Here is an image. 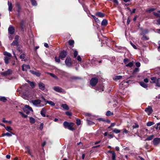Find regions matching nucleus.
Segmentation results:
<instances>
[{"label":"nucleus","instance_id":"obj_23","mask_svg":"<svg viewBox=\"0 0 160 160\" xmlns=\"http://www.w3.org/2000/svg\"><path fill=\"white\" fill-rule=\"evenodd\" d=\"M10 57H5L4 58V61L5 62V63L6 64H8L9 63V61L10 59Z\"/></svg>","mask_w":160,"mask_h":160},{"label":"nucleus","instance_id":"obj_52","mask_svg":"<svg viewBox=\"0 0 160 160\" xmlns=\"http://www.w3.org/2000/svg\"><path fill=\"white\" fill-rule=\"evenodd\" d=\"M92 16L96 22H98L99 21V19H98V18H96L95 16L94 15H92Z\"/></svg>","mask_w":160,"mask_h":160},{"label":"nucleus","instance_id":"obj_6","mask_svg":"<svg viewBox=\"0 0 160 160\" xmlns=\"http://www.w3.org/2000/svg\"><path fill=\"white\" fill-rule=\"evenodd\" d=\"M145 111L147 113L148 115H149L153 112L152 107L151 106H148V107L145 108Z\"/></svg>","mask_w":160,"mask_h":160},{"label":"nucleus","instance_id":"obj_28","mask_svg":"<svg viewBox=\"0 0 160 160\" xmlns=\"http://www.w3.org/2000/svg\"><path fill=\"white\" fill-rule=\"evenodd\" d=\"M30 122L32 124L34 123L35 122V119L32 117H30L29 118Z\"/></svg>","mask_w":160,"mask_h":160},{"label":"nucleus","instance_id":"obj_64","mask_svg":"<svg viewBox=\"0 0 160 160\" xmlns=\"http://www.w3.org/2000/svg\"><path fill=\"white\" fill-rule=\"evenodd\" d=\"M113 2L116 5H118V0H113Z\"/></svg>","mask_w":160,"mask_h":160},{"label":"nucleus","instance_id":"obj_55","mask_svg":"<svg viewBox=\"0 0 160 160\" xmlns=\"http://www.w3.org/2000/svg\"><path fill=\"white\" fill-rule=\"evenodd\" d=\"M65 113L68 116H71L72 115V113L69 112H66Z\"/></svg>","mask_w":160,"mask_h":160},{"label":"nucleus","instance_id":"obj_5","mask_svg":"<svg viewBox=\"0 0 160 160\" xmlns=\"http://www.w3.org/2000/svg\"><path fill=\"white\" fill-rule=\"evenodd\" d=\"M67 55V52L63 50L60 53L59 58H61L62 60H64V58L66 57Z\"/></svg>","mask_w":160,"mask_h":160},{"label":"nucleus","instance_id":"obj_42","mask_svg":"<svg viewBox=\"0 0 160 160\" xmlns=\"http://www.w3.org/2000/svg\"><path fill=\"white\" fill-rule=\"evenodd\" d=\"M154 124V123L153 122H149L147 123V125L149 127L151 126Z\"/></svg>","mask_w":160,"mask_h":160},{"label":"nucleus","instance_id":"obj_19","mask_svg":"<svg viewBox=\"0 0 160 160\" xmlns=\"http://www.w3.org/2000/svg\"><path fill=\"white\" fill-rule=\"evenodd\" d=\"M70 125L69 123L67 121H65L63 123V125L65 128H68Z\"/></svg>","mask_w":160,"mask_h":160},{"label":"nucleus","instance_id":"obj_22","mask_svg":"<svg viewBox=\"0 0 160 160\" xmlns=\"http://www.w3.org/2000/svg\"><path fill=\"white\" fill-rule=\"evenodd\" d=\"M96 89L99 91L100 92L103 91V86L102 85H100L99 86H98L97 87Z\"/></svg>","mask_w":160,"mask_h":160},{"label":"nucleus","instance_id":"obj_11","mask_svg":"<svg viewBox=\"0 0 160 160\" xmlns=\"http://www.w3.org/2000/svg\"><path fill=\"white\" fill-rule=\"evenodd\" d=\"M22 67V70L23 71H27L28 69H30V67L28 65L23 64Z\"/></svg>","mask_w":160,"mask_h":160},{"label":"nucleus","instance_id":"obj_27","mask_svg":"<svg viewBox=\"0 0 160 160\" xmlns=\"http://www.w3.org/2000/svg\"><path fill=\"white\" fill-rule=\"evenodd\" d=\"M156 85L158 87H160V78H158L157 80Z\"/></svg>","mask_w":160,"mask_h":160},{"label":"nucleus","instance_id":"obj_37","mask_svg":"<svg viewBox=\"0 0 160 160\" xmlns=\"http://www.w3.org/2000/svg\"><path fill=\"white\" fill-rule=\"evenodd\" d=\"M151 79L152 81V82L153 83H156L157 79V78L155 77H152Z\"/></svg>","mask_w":160,"mask_h":160},{"label":"nucleus","instance_id":"obj_24","mask_svg":"<svg viewBox=\"0 0 160 160\" xmlns=\"http://www.w3.org/2000/svg\"><path fill=\"white\" fill-rule=\"evenodd\" d=\"M8 10L10 11H11L12 9V5L11 3H9L8 1Z\"/></svg>","mask_w":160,"mask_h":160},{"label":"nucleus","instance_id":"obj_39","mask_svg":"<svg viewBox=\"0 0 160 160\" xmlns=\"http://www.w3.org/2000/svg\"><path fill=\"white\" fill-rule=\"evenodd\" d=\"M87 122L88 124L89 125H92L93 124H95V123L89 120H87Z\"/></svg>","mask_w":160,"mask_h":160},{"label":"nucleus","instance_id":"obj_32","mask_svg":"<svg viewBox=\"0 0 160 160\" xmlns=\"http://www.w3.org/2000/svg\"><path fill=\"white\" fill-rule=\"evenodd\" d=\"M26 57V55L25 54H21L20 56V58L22 59V61H23V59H24ZM24 61V60H23Z\"/></svg>","mask_w":160,"mask_h":160},{"label":"nucleus","instance_id":"obj_57","mask_svg":"<svg viewBox=\"0 0 160 160\" xmlns=\"http://www.w3.org/2000/svg\"><path fill=\"white\" fill-rule=\"evenodd\" d=\"M139 71V69L138 68H136L133 70V73H135Z\"/></svg>","mask_w":160,"mask_h":160},{"label":"nucleus","instance_id":"obj_35","mask_svg":"<svg viewBox=\"0 0 160 160\" xmlns=\"http://www.w3.org/2000/svg\"><path fill=\"white\" fill-rule=\"evenodd\" d=\"M154 137L153 135H152L149 136L146 139V140L150 141L152 140Z\"/></svg>","mask_w":160,"mask_h":160},{"label":"nucleus","instance_id":"obj_51","mask_svg":"<svg viewBox=\"0 0 160 160\" xmlns=\"http://www.w3.org/2000/svg\"><path fill=\"white\" fill-rule=\"evenodd\" d=\"M78 55V52L75 50L74 52V58H76Z\"/></svg>","mask_w":160,"mask_h":160},{"label":"nucleus","instance_id":"obj_63","mask_svg":"<svg viewBox=\"0 0 160 160\" xmlns=\"http://www.w3.org/2000/svg\"><path fill=\"white\" fill-rule=\"evenodd\" d=\"M131 45L132 46V47L135 49H137V47L136 46L134 45L131 42H130Z\"/></svg>","mask_w":160,"mask_h":160},{"label":"nucleus","instance_id":"obj_30","mask_svg":"<svg viewBox=\"0 0 160 160\" xmlns=\"http://www.w3.org/2000/svg\"><path fill=\"white\" fill-rule=\"evenodd\" d=\"M113 132L116 134H118L121 132V131L118 129L114 128L113 130Z\"/></svg>","mask_w":160,"mask_h":160},{"label":"nucleus","instance_id":"obj_34","mask_svg":"<svg viewBox=\"0 0 160 160\" xmlns=\"http://www.w3.org/2000/svg\"><path fill=\"white\" fill-rule=\"evenodd\" d=\"M148 37H147L145 35H143V36L142 38L141 39L142 40H147L149 39Z\"/></svg>","mask_w":160,"mask_h":160},{"label":"nucleus","instance_id":"obj_17","mask_svg":"<svg viewBox=\"0 0 160 160\" xmlns=\"http://www.w3.org/2000/svg\"><path fill=\"white\" fill-rule=\"evenodd\" d=\"M27 82L29 83L30 85L32 88H33L36 85L35 83L34 82H32L29 80H28Z\"/></svg>","mask_w":160,"mask_h":160},{"label":"nucleus","instance_id":"obj_38","mask_svg":"<svg viewBox=\"0 0 160 160\" xmlns=\"http://www.w3.org/2000/svg\"><path fill=\"white\" fill-rule=\"evenodd\" d=\"M122 78V76H117L115 77L114 79L115 80H119L121 79Z\"/></svg>","mask_w":160,"mask_h":160},{"label":"nucleus","instance_id":"obj_48","mask_svg":"<svg viewBox=\"0 0 160 160\" xmlns=\"http://www.w3.org/2000/svg\"><path fill=\"white\" fill-rule=\"evenodd\" d=\"M68 128L70 130L73 131L75 130V129L74 128L72 127V126L70 125L69 126V127Z\"/></svg>","mask_w":160,"mask_h":160},{"label":"nucleus","instance_id":"obj_10","mask_svg":"<svg viewBox=\"0 0 160 160\" xmlns=\"http://www.w3.org/2000/svg\"><path fill=\"white\" fill-rule=\"evenodd\" d=\"M154 145L157 146L160 143V138H155L153 140Z\"/></svg>","mask_w":160,"mask_h":160},{"label":"nucleus","instance_id":"obj_26","mask_svg":"<svg viewBox=\"0 0 160 160\" xmlns=\"http://www.w3.org/2000/svg\"><path fill=\"white\" fill-rule=\"evenodd\" d=\"M62 107L65 110H68L69 108L68 106L66 104H62Z\"/></svg>","mask_w":160,"mask_h":160},{"label":"nucleus","instance_id":"obj_49","mask_svg":"<svg viewBox=\"0 0 160 160\" xmlns=\"http://www.w3.org/2000/svg\"><path fill=\"white\" fill-rule=\"evenodd\" d=\"M19 113L20 114L22 115V116L24 118H26L28 117L27 115L24 114L21 112H19Z\"/></svg>","mask_w":160,"mask_h":160},{"label":"nucleus","instance_id":"obj_59","mask_svg":"<svg viewBox=\"0 0 160 160\" xmlns=\"http://www.w3.org/2000/svg\"><path fill=\"white\" fill-rule=\"evenodd\" d=\"M24 21H23V20L21 21L20 22V24L21 27L22 28V27L23 26V24H24Z\"/></svg>","mask_w":160,"mask_h":160},{"label":"nucleus","instance_id":"obj_53","mask_svg":"<svg viewBox=\"0 0 160 160\" xmlns=\"http://www.w3.org/2000/svg\"><path fill=\"white\" fill-rule=\"evenodd\" d=\"M59 57L58 58L57 57H55V61L56 62H60V60L59 59Z\"/></svg>","mask_w":160,"mask_h":160},{"label":"nucleus","instance_id":"obj_3","mask_svg":"<svg viewBox=\"0 0 160 160\" xmlns=\"http://www.w3.org/2000/svg\"><path fill=\"white\" fill-rule=\"evenodd\" d=\"M65 62L66 66L68 67H71L72 66L71 58L69 57H67Z\"/></svg>","mask_w":160,"mask_h":160},{"label":"nucleus","instance_id":"obj_44","mask_svg":"<svg viewBox=\"0 0 160 160\" xmlns=\"http://www.w3.org/2000/svg\"><path fill=\"white\" fill-rule=\"evenodd\" d=\"M76 123L78 126L79 125L81 124L80 120L79 119H77L76 120Z\"/></svg>","mask_w":160,"mask_h":160},{"label":"nucleus","instance_id":"obj_36","mask_svg":"<svg viewBox=\"0 0 160 160\" xmlns=\"http://www.w3.org/2000/svg\"><path fill=\"white\" fill-rule=\"evenodd\" d=\"M106 114L107 116H110L111 115H112L113 114V113L112 112H111L110 111H108L106 112Z\"/></svg>","mask_w":160,"mask_h":160},{"label":"nucleus","instance_id":"obj_45","mask_svg":"<svg viewBox=\"0 0 160 160\" xmlns=\"http://www.w3.org/2000/svg\"><path fill=\"white\" fill-rule=\"evenodd\" d=\"M13 134V133L11 132H6L5 133L6 136H12V134Z\"/></svg>","mask_w":160,"mask_h":160},{"label":"nucleus","instance_id":"obj_61","mask_svg":"<svg viewBox=\"0 0 160 160\" xmlns=\"http://www.w3.org/2000/svg\"><path fill=\"white\" fill-rule=\"evenodd\" d=\"M77 59L79 61H81L82 60V58L80 56H78Z\"/></svg>","mask_w":160,"mask_h":160},{"label":"nucleus","instance_id":"obj_56","mask_svg":"<svg viewBox=\"0 0 160 160\" xmlns=\"http://www.w3.org/2000/svg\"><path fill=\"white\" fill-rule=\"evenodd\" d=\"M128 61L129 59L127 58H125L123 60V62L125 64H126Z\"/></svg>","mask_w":160,"mask_h":160},{"label":"nucleus","instance_id":"obj_2","mask_svg":"<svg viewBox=\"0 0 160 160\" xmlns=\"http://www.w3.org/2000/svg\"><path fill=\"white\" fill-rule=\"evenodd\" d=\"M12 70L11 69H9L2 72L1 75L4 76H7L12 74Z\"/></svg>","mask_w":160,"mask_h":160},{"label":"nucleus","instance_id":"obj_40","mask_svg":"<svg viewBox=\"0 0 160 160\" xmlns=\"http://www.w3.org/2000/svg\"><path fill=\"white\" fill-rule=\"evenodd\" d=\"M74 41L73 40H70L68 41V43L70 45L72 46L74 44Z\"/></svg>","mask_w":160,"mask_h":160},{"label":"nucleus","instance_id":"obj_47","mask_svg":"<svg viewBox=\"0 0 160 160\" xmlns=\"http://www.w3.org/2000/svg\"><path fill=\"white\" fill-rule=\"evenodd\" d=\"M33 5L36 6L37 4L35 0H30Z\"/></svg>","mask_w":160,"mask_h":160},{"label":"nucleus","instance_id":"obj_58","mask_svg":"<svg viewBox=\"0 0 160 160\" xmlns=\"http://www.w3.org/2000/svg\"><path fill=\"white\" fill-rule=\"evenodd\" d=\"M48 73L49 74L50 76H51L52 77H53V78H56V76L55 75V74H53V73Z\"/></svg>","mask_w":160,"mask_h":160},{"label":"nucleus","instance_id":"obj_62","mask_svg":"<svg viewBox=\"0 0 160 160\" xmlns=\"http://www.w3.org/2000/svg\"><path fill=\"white\" fill-rule=\"evenodd\" d=\"M128 131L126 129H123V133H128Z\"/></svg>","mask_w":160,"mask_h":160},{"label":"nucleus","instance_id":"obj_21","mask_svg":"<svg viewBox=\"0 0 160 160\" xmlns=\"http://www.w3.org/2000/svg\"><path fill=\"white\" fill-rule=\"evenodd\" d=\"M3 54L5 56H7V57L8 56V57L11 58L12 57V55L10 53L6 51L4 52H3Z\"/></svg>","mask_w":160,"mask_h":160},{"label":"nucleus","instance_id":"obj_46","mask_svg":"<svg viewBox=\"0 0 160 160\" xmlns=\"http://www.w3.org/2000/svg\"><path fill=\"white\" fill-rule=\"evenodd\" d=\"M133 65V62H130L128 64H127L126 65V66L129 67L131 68L132 66Z\"/></svg>","mask_w":160,"mask_h":160},{"label":"nucleus","instance_id":"obj_29","mask_svg":"<svg viewBox=\"0 0 160 160\" xmlns=\"http://www.w3.org/2000/svg\"><path fill=\"white\" fill-rule=\"evenodd\" d=\"M140 84L142 87L146 88L147 87V85L143 82H140Z\"/></svg>","mask_w":160,"mask_h":160},{"label":"nucleus","instance_id":"obj_8","mask_svg":"<svg viewBox=\"0 0 160 160\" xmlns=\"http://www.w3.org/2000/svg\"><path fill=\"white\" fill-rule=\"evenodd\" d=\"M8 31L9 34L12 35L15 32V29L14 27L10 25L8 28Z\"/></svg>","mask_w":160,"mask_h":160},{"label":"nucleus","instance_id":"obj_14","mask_svg":"<svg viewBox=\"0 0 160 160\" xmlns=\"http://www.w3.org/2000/svg\"><path fill=\"white\" fill-rule=\"evenodd\" d=\"M46 112V109L44 108H42L40 114L43 117H45L46 116L45 113Z\"/></svg>","mask_w":160,"mask_h":160},{"label":"nucleus","instance_id":"obj_54","mask_svg":"<svg viewBox=\"0 0 160 160\" xmlns=\"http://www.w3.org/2000/svg\"><path fill=\"white\" fill-rule=\"evenodd\" d=\"M43 123H41L40 127L39 128V129L42 130L43 128Z\"/></svg>","mask_w":160,"mask_h":160},{"label":"nucleus","instance_id":"obj_7","mask_svg":"<svg viewBox=\"0 0 160 160\" xmlns=\"http://www.w3.org/2000/svg\"><path fill=\"white\" fill-rule=\"evenodd\" d=\"M41 102V100L39 99L32 100V104L36 106H38V105L40 104Z\"/></svg>","mask_w":160,"mask_h":160},{"label":"nucleus","instance_id":"obj_18","mask_svg":"<svg viewBox=\"0 0 160 160\" xmlns=\"http://www.w3.org/2000/svg\"><path fill=\"white\" fill-rule=\"evenodd\" d=\"M108 24V21L106 19H104L102 20L101 23V25L103 26H106Z\"/></svg>","mask_w":160,"mask_h":160},{"label":"nucleus","instance_id":"obj_50","mask_svg":"<svg viewBox=\"0 0 160 160\" xmlns=\"http://www.w3.org/2000/svg\"><path fill=\"white\" fill-rule=\"evenodd\" d=\"M155 10V9L153 8H151L150 9H149L147 10V12L150 13L151 12L154 11Z\"/></svg>","mask_w":160,"mask_h":160},{"label":"nucleus","instance_id":"obj_9","mask_svg":"<svg viewBox=\"0 0 160 160\" xmlns=\"http://www.w3.org/2000/svg\"><path fill=\"white\" fill-rule=\"evenodd\" d=\"M39 88L42 91L44 90L45 89V85L41 82H39L38 83Z\"/></svg>","mask_w":160,"mask_h":160},{"label":"nucleus","instance_id":"obj_12","mask_svg":"<svg viewBox=\"0 0 160 160\" xmlns=\"http://www.w3.org/2000/svg\"><path fill=\"white\" fill-rule=\"evenodd\" d=\"M108 152L112 154V160H116V154L115 152L113 151H109Z\"/></svg>","mask_w":160,"mask_h":160},{"label":"nucleus","instance_id":"obj_60","mask_svg":"<svg viewBox=\"0 0 160 160\" xmlns=\"http://www.w3.org/2000/svg\"><path fill=\"white\" fill-rule=\"evenodd\" d=\"M135 65L137 67H140V63L139 62H137L135 63Z\"/></svg>","mask_w":160,"mask_h":160},{"label":"nucleus","instance_id":"obj_33","mask_svg":"<svg viewBox=\"0 0 160 160\" xmlns=\"http://www.w3.org/2000/svg\"><path fill=\"white\" fill-rule=\"evenodd\" d=\"M18 45V42L14 40L11 43V45L12 46H17Z\"/></svg>","mask_w":160,"mask_h":160},{"label":"nucleus","instance_id":"obj_15","mask_svg":"<svg viewBox=\"0 0 160 160\" xmlns=\"http://www.w3.org/2000/svg\"><path fill=\"white\" fill-rule=\"evenodd\" d=\"M96 15L100 18H102L105 16V14L104 13H102L100 12H98L96 13Z\"/></svg>","mask_w":160,"mask_h":160},{"label":"nucleus","instance_id":"obj_1","mask_svg":"<svg viewBox=\"0 0 160 160\" xmlns=\"http://www.w3.org/2000/svg\"><path fill=\"white\" fill-rule=\"evenodd\" d=\"M98 82V79L97 78H92L90 81V83L92 86H94L97 84Z\"/></svg>","mask_w":160,"mask_h":160},{"label":"nucleus","instance_id":"obj_43","mask_svg":"<svg viewBox=\"0 0 160 160\" xmlns=\"http://www.w3.org/2000/svg\"><path fill=\"white\" fill-rule=\"evenodd\" d=\"M153 14L154 15H155L157 17H160V14L158 12H153Z\"/></svg>","mask_w":160,"mask_h":160},{"label":"nucleus","instance_id":"obj_4","mask_svg":"<svg viewBox=\"0 0 160 160\" xmlns=\"http://www.w3.org/2000/svg\"><path fill=\"white\" fill-rule=\"evenodd\" d=\"M53 89L55 91L58 92H62L63 93H65L66 92L63 89L61 88L58 87V86H55L53 88Z\"/></svg>","mask_w":160,"mask_h":160},{"label":"nucleus","instance_id":"obj_16","mask_svg":"<svg viewBox=\"0 0 160 160\" xmlns=\"http://www.w3.org/2000/svg\"><path fill=\"white\" fill-rule=\"evenodd\" d=\"M24 109L29 110V111L32 112L33 111V110L32 108L31 107H30L28 105H25V108Z\"/></svg>","mask_w":160,"mask_h":160},{"label":"nucleus","instance_id":"obj_41","mask_svg":"<svg viewBox=\"0 0 160 160\" xmlns=\"http://www.w3.org/2000/svg\"><path fill=\"white\" fill-rule=\"evenodd\" d=\"M5 129L8 131L9 132L10 131H12V129L10 126H7L5 127Z\"/></svg>","mask_w":160,"mask_h":160},{"label":"nucleus","instance_id":"obj_31","mask_svg":"<svg viewBox=\"0 0 160 160\" xmlns=\"http://www.w3.org/2000/svg\"><path fill=\"white\" fill-rule=\"evenodd\" d=\"M46 102L47 103L51 105V106H54L55 105V103L53 102L52 101H46Z\"/></svg>","mask_w":160,"mask_h":160},{"label":"nucleus","instance_id":"obj_20","mask_svg":"<svg viewBox=\"0 0 160 160\" xmlns=\"http://www.w3.org/2000/svg\"><path fill=\"white\" fill-rule=\"evenodd\" d=\"M0 100L3 102H5L7 101V99L4 97H0Z\"/></svg>","mask_w":160,"mask_h":160},{"label":"nucleus","instance_id":"obj_25","mask_svg":"<svg viewBox=\"0 0 160 160\" xmlns=\"http://www.w3.org/2000/svg\"><path fill=\"white\" fill-rule=\"evenodd\" d=\"M25 149L28 152V154L32 157H33V155H32L30 152V149L28 147H25Z\"/></svg>","mask_w":160,"mask_h":160},{"label":"nucleus","instance_id":"obj_13","mask_svg":"<svg viewBox=\"0 0 160 160\" xmlns=\"http://www.w3.org/2000/svg\"><path fill=\"white\" fill-rule=\"evenodd\" d=\"M30 72L33 74L35 75L37 77H39L41 75V73L38 72H35L33 70H30Z\"/></svg>","mask_w":160,"mask_h":160}]
</instances>
